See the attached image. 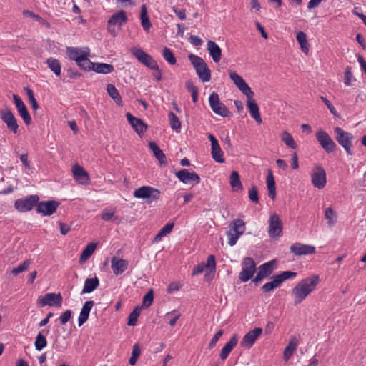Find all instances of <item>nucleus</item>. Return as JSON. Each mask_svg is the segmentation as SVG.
<instances>
[{
  "instance_id": "nucleus-1",
  "label": "nucleus",
  "mask_w": 366,
  "mask_h": 366,
  "mask_svg": "<svg viewBox=\"0 0 366 366\" xmlns=\"http://www.w3.org/2000/svg\"><path fill=\"white\" fill-rule=\"evenodd\" d=\"M229 77L235 86L239 89V90L244 94L247 98V105L249 109L251 117L258 123L261 124L262 122L259 107L253 99L254 92L251 90L250 87L246 83V81L243 79V78L239 76L235 71H229Z\"/></svg>"
},
{
  "instance_id": "nucleus-2",
  "label": "nucleus",
  "mask_w": 366,
  "mask_h": 366,
  "mask_svg": "<svg viewBox=\"0 0 366 366\" xmlns=\"http://www.w3.org/2000/svg\"><path fill=\"white\" fill-rule=\"evenodd\" d=\"M319 282L320 277L317 274L311 275L298 282L291 291L295 305L300 304L315 290Z\"/></svg>"
},
{
  "instance_id": "nucleus-3",
  "label": "nucleus",
  "mask_w": 366,
  "mask_h": 366,
  "mask_svg": "<svg viewBox=\"0 0 366 366\" xmlns=\"http://www.w3.org/2000/svg\"><path fill=\"white\" fill-rule=\"evenodd\" d=\"M245 223L242 219H236L232 220L228 225V230L226 232L228 244L232 247L236 244L238 239L245 232Z\"/></svg>"
},
{
  "instance_id": "nucleus-4",
  "label": "nucleus",
  "mask_w": 366,
  "mask_h": 366,
  "mask_svg": "<svg viewBox=\"0 0 366 366\" xmlns=\"http://www.w3.org/2000/svg\"><path fill=\"white\" fill-rule=\"evenodd\" d=\"M133 195L137 199H147L150 203L157 201L160 197V191L150 186H142L134 191Z\"/></svg>"
},
{
  "instance_id": "nucleus-5",
  "label": "nucleus",
  "mask_w": 366,
  "mask_h": 366,
  "mask_svg": "<svg viewBox=\"0 0 366 366\" xmlns=\"http://www.w3.org/2000/svg\"><path fill=\"white\" fill-rule=\"evenodd\" d=\"M209 104L212 112L222 117H227L231 115L229 109L221 102L218 94L212 92L209 97Z\"/></svg>"
},
{
  "instance_id": "nucleus-6",
  "label": "nucleus",
  "mask_w": 366,
  "mask_h": 366,
  "mask_svg": "<svg viewBox=\"0 0 366 366\" xmlns=\"http://www.w3.org/2000/svg\"><path fill=\"white\" fill-rule=\"evenodd\" d=\"M127 16L123 10L112 14L107 22V31L112 36H116L118 31L115 26H118L119 29L127 21Z\"/></svg>"
},
{
  "instance_id": "nucleus-7",
  "label": "nucleus",
  "mask_w": 366,
  "mask_h": 366,
  "mask_svg": "<svg viewBox=\"0 0 366 366\" xmlns=\"http://www.w3.org/2000/svg\"><path fill=\"white\" fill-rule=\"evenodd\" d=\"M311 182L314 187L318 189L325 188L327 184V174L325 169L319 165H315L311 172Z\"/></svg>"
},
{
  "instance_id": "nucleus-8",
  "label": "nucleus",
  "mask_w": 366,
  "mask_h": 366,
  "mask_svg": "<svg viewBox=\"0 0 366 366\" xmlns=\"http://www.w3.org/2000/svg\"><path fill=\"white\" fill-rule=\"evenodd\" d=\"M131 52L132 55L134 56L137 60L145 66L153 70H159V66L157 61L153 59L152 56L147 54L142 49L133 47L131 49Z\"/></svg>"
},
{
  "instance_id": "nucleus-9",
  "label": "nucleus",
  "mask_w": 366,
  "mask_h": 366,
  "mask_svg": "<svg viewBox=\"0 0 366 366\" xmlns=\"http://www.w3.org/2000/svg\"><path fill=\"white\" fill-rule=\"evenodd\" d=\"M335 132L336 134V139L338 143L344 148L347 154L351 155L352 153V141L353 136L352 134L344 131L340 127H335Z\"/></svg>"
},
{
  "instance_id": "nucleus-10",
  "label": "nucleus",
  "mask_w": 366,
  "mask_h": 366,
  "mask_svg": "<svg viewBox=\"0 0 366 366\" xmlns=\"http://www.w3.org/2000/svg\"><path fill=\"white\" fill-rule=\"evenodd\" d=\"M39 197L36 194L27 196L26 198L18 199L15 201L14 207L20 212L31 211L34 206H37Z\"/></svg>"
},
{
  "instance_id": "nucleus-11",
  "label": "nucleus",
  "mask_w": 366,
  "mask_h": 366,
  "mask_svg": "<svg viewBox=\"0 0 366 366\" xmlns=\"http://www.w3.org/2000/svg\"><path fill=\"white\" fill-rule=\"evenodd\" d=\"M256 271V264L251 257H246L242 262V271L239 272V278L243 282H247L254 275Z\"/></svg>"
},
{
  "instance_id": "nucleus-12",
  "label": "nucleus",
  "mask_w": 366,
  "mask_h": 366,
  "mask_svg": "<svg viewBox=\"0 0 366 366\" xmlns=\"http://www.w3.org/2000/svg\"><path fill=\"white\" fill-rule=\"evenodd\" d=\"M283 225L280 217L272 214L269 219L268 235L270 238H277L282 235Z\"/></svg>"
},
{
  "instance_id": "nucleus-13",
  "label": "nucleus",
  "mask_w": 366,
  "mask_h": 366,
  "mask_svg": "<svg viewBox=\"0 0 366 366\" xmlns=\"http://www.w3.org/2000/svg\"><path fill=\"white\" fill-rule=\"evenodd\" d=\"M315 136L317 142L326 152L330 153L335 151L337 145L325 131L320 129L316 132Z\"/></svg>"
},
{
  "instance_id": "nucleus-14",
  "label": "nucleus",
  "mask_w": 366,
  "mask_h": 366,
  "mask_svg": "<svg viewBox=\"0 0 366 366\" xmlns=\"http://www.w3.org/2000/svg\"><path fill=\"white\" fill-rule=\"evenodd\" d=\"M63 302V297L60 292H50L45 294L43 297L38 299V302L41 306L61 307Z\"/></svg>"
},
{
  "instance_id": "nucleus-15",
  "label": "nucleus",
  "mask_w": 366,
  "mask_h": 366,
  "mask_svg": "<svg viewBox=\"0 0 366 366\" xmlns=\"http://www.w3.org/2000/svg\"><path fill=\"white\" fill-rule=\"evenodd\" d=\"M60 203L56 200L38 202L36 212L43 216H50L56 212Z\"/></svg>"
},
{
  "instance_id": "nucleus-16",
  "label": "nucleus",
  "mask_w": 366,
  "mask_h": 366,
  "mask_svg": "<svg viewBox=\"0 0 366 366\" xmlns=\"http://www.w3.org/2000/svg\"><path fill=\"white\" fill-rule=\"evenodd\" d=\"M188 59L196 70L199 79L203 81H206V63L204 59L195 54H190Z\"/></svg>"
},
{
  "instance_id": "nucleus-17",
  "label": "nucleus",
  "mask_w": 366,
  "mask_h": 366,
  "mask_svg": "<svg viewBox=\"0 0 366 366\" xmlns=\"http://www.w3.org/2000/svg\"><path fill=\"white\" fill-rule=\"evenodd\" d=\"M207 137L211 142V155L212 159L217 163H224V152L222 151L217 139L212 134H209Z\"/></svg>"
},
{
  "instance_id": "nucleus-18",
  "label": "nucleus",
  "mask_w": 366,
  "mask_h": 366,
  "mask_svg": "<svg viewBox=\"0 0 366 366\" xmlns=\"http://www.w3.org/2000/svg\"><path fill=\"white\" fill-rule=\"evenodd\" d=\"M290 252L296 256L308 255L315 253L316 249L310 244L296 242L290 247Z\"/></svg>"
},
{
  "instance_id": "nucleus-19",
  "label": "nucleus",
  "mask_w": 366,
  "mask_h": 366,
  "mask_svg": "<svg viewBox=\"0 0 366 366\" xmlns=\"http://www.w3.org/2000/svg\"><path fill=\"white\" fill-rule=\"evenodd\" d=\"M1 118L2 121L6 124L8 129L13 133H17L19 125L17 121L10 109L1 112Z\"/></svg>"
},
{
  "instance_id": "nucleus-20",
  "label": "nucleus",
  "mask_w": 366,
  "mask_h": 366,
  "mask_svg": "<svg viewBox=\"0 0 366 366\" xmlns=\"http://www.w3.org/2000/svg\"><path fill=\"white\" fill-rule=\"evenodd\" d=\"M176 177L184 184H194L199 182V177L195 172H189L187 169H181L176 172Z\"/></svg>"
},
{
  "instance_id": "nucleus-21",
  "label": "nucleus",
  "mask_w": 366,
  "mask_h": 366,
  "mask_svg": "<svg viewBox=\"0 0 366 366\" xmlns=\"http://www.w3.org/2000/svg\"><path fill=\"white\" fill-rule=\"evenodd\" d=\"M13 99L19 114L24 119L25 124L29 125L31 122V118L26 105L18 95L14 94Z\"/></svg>"
},
{
  "instance_id": "nucleus-22",
  "label": "nucleus",
  "mask_w": 366,
  "mask_h": 366,
  "mask_svg": "<svg viewBox=\"0 0 366 366\" xmlns=\"http://www.w3.org/2000/svg\"><path fill=\"white\" fill-rule=\"evenodd\" d=\"M207 51L212 61L218 64L222 57V49L220 46L216 42L207 40Z\"/></svg>"
},
{
  "instance_id": "nucleus-23",
  "label": "nucleus",
  "mask_w": 366,
  "mask_h": 366,
  "mask_svg": "<svg viewBox=\"0 0 366 366\" xmlns=\"http://www.w3.org/2000/svg\"><path fill=\"white\" fill-rule=\"evenodd\" d=\"M262 332V329L256 327L248 332L242 338L241 345L244 347H251Z\"/></svg>"
},
{
  "instance_id": "nucleus-24",
  "label": "nucleus",
  "mask_w": 366,
  "mask_h": 366,
  "mask_svg": "<svg viewBox=\"0 0 366 366\" xmlns=\"http://www.w3.org/2000/svg\"><path fill=\"white\" fill-rule=\"evenodd\" d=\"M126 117L129 123L132 125V128L136 131L138 134H144L147 128V126L143 122L141 119L134 117L131 113L126 114Z\"/></svg>"
},
{
  "instance_id": "nucleus-25",
  "label": "nucleus",
  "mask_w": 366,
  "mask_h": 366,
  "mask_svg": "<svg viewBox=\"0 0 366 366\" xmlns=\"http://www.w3.org/2000/svg\"><path fill=\"white\" fill-rule=\"evenodd\" d=\"M87 52L90 53V49L88 47L76 48V47H68L66 49V54L71 60H74L77 63L79 61L84 54Z\"/></svg>"
},
{
  "instance_id": "nucleus-26",
  "label": "nucleus",
  "mask_w": 366,
  "mask_h": 366,
  "mask_svg": "<svg viewBox=\"0 0 366 366\" xmlns=\"http://www.w3.org/2000/svg\"><path fill=\"white\" fill-rule=\"evenodd\" d=\"M128 267L127 261L113 257L111 260V267L116 275L122 274Z\"/></svg>"
},
{
  "instance_id": "nucleus-27",
  "label": "nucleus",
  "mask_w": 366,
  "mask_h": 366,
  "mask_svg": "<svg viewBox=\"0 0 366 366\" xmlns=\"http://www.w3.org/2000/svg\"><path fill=\"white\" fill-rule=\"evenodd\" d=\"M299 345L298 338L296 336H291L289 342L283 352V358L285 361H288L292 356Z\"/></svg>"
},
{
  "instance_id": "nucleus-28",
  "label": "nucleus",
  "mask_w": 366,
  "mask_h": 366,
  "mask_svg": "<svg viewBox=\"0 0 366 366\" xmlns=\"http://www.w3.org/2000/svg\"><path fill=\"white\" fill-rule=\"evenodd\" d=\"M74 178L79 184H84L89 180V175L86 171L79 165H75L72 169Z\"/></svg>"
},
{
  "instance_id": "nucleus-29",
  "label": "nucleus",
  "mask_w": 366,
  "mask_h": 366,
  "mask_svg": "<svg viewBox=\"0 0 366 366\" xmlns=\"http://www.w3.org/2000/svg\"><path fill=\"white\" fill-rule=\"evenodd\" d=\"M94 305V302L92 300H88L85 302L78 318L79 326H81L84 322L87 321L90 311L93 307Z\"/></svg>"
},
{
  "instance_id": "nucleus-30",
  "label": "nucleus",
  "mask_w": 366,
  "mask_h": 366,
  "mask_svg": "<svg viewBox=\"0 0 366 366\" xmlns=\"http://www.w3.org/2000/svg\"><path fill=\"white\" fill-rule=\"evenodd\" d=\"M237 344V339L235 336H233L229 342L222 349L219 356L220 358L224 360L227 358L229 353L234 348Z\"/></svg>"
},
{
  "instance_id": "nucleus-31",
  "label": "nucleus",
  "mask_w": 366,
  "mask_h": 366,
  "mask_svg": "<svg viewBox=\"0 0 366 366\" xmlns=\"http://www.w3.org/2000/svg\"><path fill=\"white\" fill-rule=\"evenodd\" d=\"M266 182L268 189V195L271 199H274L276 196V185L272 171L268 172Z\"/></svg>"
},
{
  "instance_id": "nucleus-32",
  "label": "nucleus",
  "mask_w": 366,
  "mask_h": 366,
  "mask_svg": "<svg viewBox=\"0 0 366 366\" xmlns=\"http://www.w3.org/2000/svg\"><path fill=\"white\" fill-rule=\"evenodd\" d=\"M229 184L232 189L235 192H239L243 186L240 181V177L237 171H232L229 177Z\"/></svg>"
},
{
  "instance_id": "nucleus-33",
  "label": "nucleus",
  "mask_w": 366,
  "mask_h": 366,
  "mask_svg": "<svg viewBox=\"0 0 366 366\" xmlns=\"http://www.w3.org/2000/svg\"><path fill=\"white\" fill-rule=\"evenodd\" d=\"M99 285V281L97 277L94 278H87L85 280L81 293H90L96 290Z\"/></svg>"
},
{
  "instance_id": "nucleus-34",
  "label": "nucleus",
  "mask_w": 366,
  "mask_h": 366,
  "mask_svg": "<svg viewBox=\"0 0 366 366\" xmlns=\"http://www.w3.org/2000/svg\"><path fill=\"white\" fill-rule=\"evenodd\" d=\"M149 147L153 152L155 157L159 160L161 164H166V156L163 153L162 150L157 146L154 142H149Z\"/></svg>"
},
{
  "instance_id": "nucleus-35",
  "label": "nucleus",
  "mask_w": 366,
  "mask_h": 366,
  "mask_svg": "<svg viewBox=\"0 0 366 366\" xmlns=\"http://www.w3.org/2000/svg\"><path fill=\"white\" fill-rule=\"evenodd\" d=\"M174 226V222H168L159 231L157 235L154 237L152 243H156L161 241L162 237L167 236L172 232Z\"/></svg>"
},
{
  "instance_id": "nucleus-36",
  "label": "nucleus",
  "mask_w": 366,
  "mask_h": 366,
  "mask_svg": "<svg viewBox=\"0 0 366 366\" xmlns=\"http://www.w3.org/2000/svg\"><path fill=\"white\" fill-rule=\"evenodd\" d=\"M275 268V261H269L259 267L258 272L264 277L269 276Z\"/></svg>"
},
{
  "instance_id": "nucleus-37",
  "label": "nucleus",
  "mask_w": 366,
  "mask_h": 366,
  "mask_svg": "<svg viewBox=\"0 0 366 366\" xmlns=\"http://www.w3.org/2000/svg\"><path fill=\"white\" fill-rule=\"evenodd\" d=\"M296 39L297 42L299 43L301 50L305 54H308L309 53V44L307 41V37L305 33L303 31H299L297 33Z\"/></svg>"
},
{
  "instance_id": "nucleus-38",
  "label": "nucleus",
  "mask_w": 366,
  "mask_h": 366,
  "mask_svg": "<svg viewBox=\"0 0 366 366\" xmlns=\"http://www.w3.org/2000/svg\"><path fill=\"white\" fill-rule=\"evenodd\" d=\"M107 91L109 96L116 102L117 105H122V99L119 92L113 84H109L107 86Z\"/></svg>"
},
{
  "instance_id": "nucleus-39",
  "label": "nucleus",
  "mask_w": 366,
  "mask_h": 366,
  "mask_svg": "<svg viewBox=\"0 0 366 366\" xmlns=\"http://www.w3.org/2000/svg\"><path fill=\"white\" fill-rule=\"evenodd\" d=\"M89 54H87V52L84 54V56H81L79 61L76 63L78 66H79L81 69L86 70V71H90L94 69V62H92L89 59Z\"/></svg>"
},
{
  "instance_id": "nucleus-40",
  "label": "nucleus",
  "mask_w": 366,
  "mask_h": 366,
  "mask_svg": "<svg viewBox=\"0 0 366 366\" xmlns=\"http://www.w3.org/2000/svg\"><path fill=\"white\" fill-rule=\"evenodd\" d=\"M140 18H141V24H142L143 29L146 31H148L150 29L152 24L150 23L149 18L147 15V7L144 4H143L141 6Z\"/></svg>"
},
{
  "instance_id": "nucleus-41",
  "label": "nucleus",
  "mask_w": 366,
  "mask_h": 366,
  "mask_svg": "<svg viewBox=\"0 0 366 366\" xmlns=\"http://www.w3.org/2000/svg\"><path fill=\"white\" fill-rule=\"evenodd\" d=\"M114 69V66L112 64L104 63H95L93 71L99 74H107L112 73Z\"/></svg>"
},
{
  "instance_id": "nucleus-42",
  "label": "nucleus",
  "mask_w": 366,
  "mask_h": 366,
  "mask_svg": "<svg viewBox=\"0 0 366 366\" xmlns=\"http://www.w3.org/2000/svg\"><path fill=\"white\" fill-rule=\"evenodd\" d=\"M325 217L327 222V224L330 227H333L337 220V214L331 207H327L325 211Z\"/></svg>"
},
{
  "instance_id": "nucleus-43",
  "label": "nucleus",
  "mask_w": 366,
  "mask_h": 366,
  "mask_svg": "<svg viewBox=\"0 0 366 366\" xmlns=\"http://www.w3.org/2000/svg\"><path fill=\"white\" fill-rule=\"evenodd\" d=\"M280 138L285 144L289 148L296 149L297 147V144L294 140L292 136L287 131L282 132L280 135Z\"/></svg>"
},
{
  "instance_id": "nucleus-44",
  "label": "nucleus",
  "mask_w": 366,
  "mask_h": 366,
  "mask_svg": "<svg viewBox=\"0 0 366 366\" xmlns=\"http://www.w3.org/2000/svg\"><path fill=\"white\" fill-rule=\"evenodd\" d=\"M97 247V244L94 243H89L88 244L83 252H81V254L80 256L79 262L81 263L85 262L90 256L92 254V253L94 252L95 249Z\"/></svg>"
},
{
  "instance_id": "nucleus-45",
  "label": "nucleus",
  "mask_w": 366,
  "mask_h": 366,
  "mask_svg": "<svg viewBox=\"0 0 366 366\" xmlns=\"http://www.w3.org/2000/svg\"><path fill=\"white\" fill-rule=\"evenodd\" d=\"M280 285H281V283L275 274L272 277V281L265 283L262 287V290L264 292H268L273 290L275 288L279 287Z\"/></svg>"
},
{
  "instance_id": "nucleus-46",
  "label": "nucleus",
  "mask_w": 366,
  "mask_h": 366,
  "mask_svg": "<svg viewBox=\"0 0 366 366\" xmlns=\"http://www.w3.org/2000/svg\"><path fill=\"white\" fill-rule=\"evenodd\" d=\"M47 345V340L46 339V337L44 335L43 332L41 331L39 332L37 334L35 342H34V346L36 350L41 351L44 347H46Z\"/></svg>"
},
{
  "instance_id": "nucleus-47",
  "label": "nucleus",
  "mask_w": 366,
  "mask_h": 366,
  "mask_svg": "<svg viewBox=\"0 0 366 366\" xmlns=\"http://www.w3.org/2000/svg\"><path fill=\"white\" fill-rule=\"evenodd\" d=\"M48 66L56 75L61 74V64L60 61L54 58H49L46 61Z\"/></svg>"
},
{
  "instance_id": "nucleus-48",
  "label": "nucleus",
  "mask_w": 366,
  "mask_h": 366,
  "mask_svg": "<svg viewBox=\"0 0 366 366\" xmlns=\"http://www.w3.org/2000/svg\"><path fill=\"white\" fill-rule=\"evenodd\" d=\"M216 271V262L214 256L207 257V279L213 278Z\"/></svg>"
},
{
  "instance_id": "nucleus-49",
  "label": "nucleus",
  "mask_w": 366,
  "mask_h": 366,
  "mask_svg": "<svg viewBox=\"0 0 366 366\" xmlns=\"http://www.w3.org/2000/svg\"><path fill=\"white\" fill-rule=\"evenodd\" d=\"M185 86L187 91L191 93L193 102L196 103L198 100L197 87L193 84L192 80L187 81Z\"/></svg>"
},
{
  "instance_id": "nucleus-50",
  "label": "nucleus",
  "mask_w": 366,
  "mask_h": 366,
  "mask_svg": "<svg viewBox=\"0 0 366 366\" xmlns=\"http://www.w3.org/2000/svg\"><path fill=\"white\" fill-rule=\"evenodd\" d=\"M31 262L30 259H26L24 260L21 264H20L18 267L14 268L11 270V273L16 276L19 274L26 272L28 270Z\"/></svg>"
},
{
  "instance_id": "nucleus-51",
  "label": "nucleus",
  "mask_w": 366,
  "mask_h": 366,
  "mask_svg": "<svg viewBox=\"0 0 366 366\" xmlns=\"http://www.w3.org/2000/svg\"><path fill=\"white\" fill-rule=\"evenodd\" d=\"M162 56L164 59L171 65L176 64V58L172 50L167 47H164L162 49Z\"/></svg>"
},
{
  "instance_id": "nucleus-52",
  "label": "nucleus",
  "mask_w": 366,
  "mask_h": 366,
  "mask_svg": "<svg viewBox=\"0 0 366 366\" xmlns=\"http://www.w3.org/2000/svg\"><path fill=\"white\" fill-rule=\"evenodd\" d=\"M141 309L139 307L134 308V310L129 314L128 317L127 325L129 326H134L137 324L138 317L139 316Z\"/></svg>"
},
{
  "instance_id": "nucleus-53",
  "label": "nucleus",
  "mask_w": 366,
  "mask_h": 366,
  "mask_svg": "<svg viewBox=\"0 0 366 366\" xmlns=\"http://www.w3.org/2000/svg\"><path fill=\"white\" fill-rule=\"evenodd\" d=\"M169 119L172 129L178 132L181 128V122L178 117L174 114V113L170 112L169 113Z\"/></svg>"
},
{
  "instance_id": "nucleus-54",
  "label": "nucleus",
  "mask_w": 366,
  "mask_h": 366,
  "mask_svg": "<svg viewBox=\"0 0 366 366\" xmlns=\"http://www.w3.org/2000/svg\"><path fill=\"white\" fill-rule=\"evenodd\" d=\"M116 211L114 209H104L101 214L102 219L104 221H112L118 219L117 217H114Z\"/></svg>"
},
{
  "instance_id": "nucleus-55",
  "label": "nucleus",
  "mask_w": 366,
  "mask_h": 366,
  "mask_svg": "<svg viewBox=\"0 0 366 366\" xmlns=\"http://www.w3.org/2000/svg\"><path fill=\"white\" fill-rule=\"evenodd\" d=\"M25 91L28 96L29 102L31 104V108L36 111L39 108V104L34 97L33 91L29 87L25 88Z\"/></svg>"
},
{
  "instance_id": "nucleus-56",
  "label": "nucleus",
  "mask_w": 366,
  "mask_h": 366,
  "mask_svg": "<svg viewBox=\"0 0 366 366\" xmlns=\"http://www.w3.org/2000/svg\"><path fill=\"white\" fill-rule=\"evenodd\" d=\"M276 276L282 284L285 280L295 278L297 276V273L291 271H284L280 274H276Z\"/></svg>"
},
{
  "instance_id": "nucleus-57",
  "label": "nucleus",
  "mask_w": 366,
  "mask_h": 366,
  "mask_svg": "<svg viewBox=\"0 0 366 366\" xmlns=\"http://www.w3.org/2000/svg\"><path fill=\"white\" fill-rule=\"evenodd\" d=\"M355 81L354 79L350 67H347L344 74V84L345 86H349L352 84V81Z\"/></svg>"
},
{
  "instance_id": "nucleus-58",
  "label": "nucleus",
  "mask_w": 366,
  "mask_h": 366,
  "mask_svg": "<svg viewBox=\"0 0 366 366\" xmlns=\"http://www.w3.org/2000/svg\"><path fill=\"white\" fill-rule=\"evenodd\" d=\"M154 300V293L151 290L143 297L142 307H149Z\"/></svg>"
},
{
  "instance_id": "nucleus-59",
  "label": "nucleus",
  "mask_w": 366,
  "mask_h": 366,
  "mask_svg": "<svg viewBox=\"0 0 366 366\" xmlns=\"http://www.w3.org/2000/svg\"><path fill=\"white\" fill-rule=\"evenodd\" d=\"M321 100L325 104V105L327 106V107L328 108V109L330 111V112L335 116V117H339L340 115L337 112V111L335 109V108L332 106V104L330 102V101L324 97H320Z\"/></svg>"
},
{
  "instance_id": "nucleus-60",
  "label": "nucleus",
  "mask_w": 366,
  "mask_h": 366,
  "mask_svg": "<svg viewBox=\"0 0 366 366\" xmlns=\"http://www.w3.org/2000/svg\"><path fill=\"white\" fill-rule=\"evenodd\" d=\"M249 198L253 202L257 203L259 202L257 189L254 186L249 190Z\"/></svg>"
},
{
  "instance_id": "nucleus-61",
  "label": "nucleus",
  "mask_w": 366,
  "mask_h": 366,
  "mask_svg": "<svg viewBox=\"0 0 366 366\" xmlns=\"http://www.w3.org/2000/svg\"><path fill=\"white\" fill-rule=\"evenodd\" d=\"M71 317V311L70 310H67L62 312L59 317V320L61 325H65Z\"/></svg>"
},
{
  "instance_id": "nucleus-62",
  "label": "nucleus",
  "mask_w": 366,
  "mask_h": 366,
  "mask_svg": "<svg viewBox=\"0 0 366 366\" xmlns=\"http://www.w3.org/2000/svg\"><path fill=\"white\" fill-rule=\"evenodd\" d=\"M206 269V263L204 262H201L200 264H197L193 269L192 272V276L198 275L204 272V270Z\"/></svg>"
},
{
  "instance_id": "nucleus-63",
  "label": "nucleus",
  "mask_w": 366,
  "mask_h": 366,
  "mask_svg": "<svg viewBox=\"0 0 366 366\" xmlns=\"http://www.w3.org/2000/svg\"><path fill=\"white\" fill-rule=\"evenodd\" d=\"M189 41L194 46H200L203 44L202 39L195 35H191Z\"/></svg>"
},
{
  "instance_id": "nucleus-64",
  "label": "nucleus",
  "mask_w": 366,
  "mask_h": 366,
  "mask_svg": "<svg viewBox=\"0 0 366 366\" xmlns=\"http://www.w3.org/2000/svg\"><path fill=\"white\" fill-rule=\"evenodd\" d=\"M223 334V332L222 330H219L214 335V337L212 338L210 342H209V347H214L216 343L217 342V341L219 340V339L221 337V336Z\"/></svg>"
}]
</instances>
